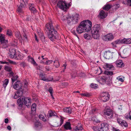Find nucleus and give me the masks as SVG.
<instances>
[{
  "mask_svg": "<svg viewBox=\"0 0 131 131\" xmlns=\"http://www.w3.org/2000/svg\"><path fill=\"white\" fill-rule=\"evenodd\" d=\"M92 23L89 20L82 21L76 28L77 32L79 34L83 32L89 31L91 29Z\"/></svg>",
  "mask_w": 131,
  "mask_h": 131,
  "instance_id": "1",
  "label": "nucleus"
},
{
  "mask_svg": "<svg viewBox=\"0 0 131 131\" xmlns=\"http://www.w3.org/2000/svg\"><path fill=\"white\" fill-rule=\"evenodd\" d=\"M46 29L47 32L48 37L52 41L55 38L54 34H55L57 31L55 30L52 25L49 23L47 24L46 26Z\"/></svg>",
  "mask_w": 131,
  "mask_h": 131,
  "instance_id": "2",
  "label": "nucleus"
},
{
  "mask_svg": "<svg viewBox=\"0 0 131 131\" xmlns=\"http://www.w3.org/2000/svg\"><path fill=\"white\" fill-rule=\"evenodd\" d=\"M31 100L30 98L22 97L17 100V103L18 105L20 107H22L24 103L28 107H29L31 105Z\"/></svg>",
  "mask_w": 131,
  "mask_h": 131,
  "instance_id": "3",
  "label": "nucleus"
},
{
  "mask_svg": "<svg viewBox=\"0 0 131 131\" xmlns=\"http://www.w3.org/2000/svg\"><path fill=\"white\" fill-rule=\"evenodd\" d=\"M100 29V26L97 24L94 25L92 28L91 33L93 37L95 39H97L100 37L99 31Z\"/></svg>",
  "mask_w": 131,
  "mask_h": 131,
  "instance_id": "4",
  "label": "nucleus"
},
{
  "mask_svg": "<svg viewBox=\"0 0 131 131\" xmlns=\"http://www.w3.org/2000/svg\"><path fill=\"white\" fill-rule=\"evenodd\" d=\"M27 83L26 82H24L25 85L24 86H22V84L20 82L17 81L13 85V87L16 90L22 89V90H25L27 88Z\"/></svg>",
  "mask_w": 131,
  "mask_h": 131,
  "instance_id": "5",
  "label": "nucleus"
},
{
  "mask_svg": "<svg viewBox=\"0 0 131 131\" xmlns=\"http://www.w3.org/2000/svg\"><path fill=\"white\" fill-rule=\"evenodd\" d=\"M57 6L58 7L64 11L68 9L70 7L69 4L67 3L65 1H61L58 2Z\"/></svg>",
  "mask_w": 131,
  "mask_h": 131,
  "instance_id": "6",
  "label": "nucleus"
},
{
  "mask_svg": "<svg viewBox=\"0 0 131 131\" xmlns=\"http://www.w3.org/2000/svg\"><path fill=\"white\" fill-rule=\"evenodd\" d=\"M57 6L58 7L64 11L68 9L70 7L69 4L67 3L65 1H61L58 2Z\"/></svg>",
  "mask_w": 131,
  "mask_h": 131,
  "instance_id": "7",
  "label": "nucleus"
},
{
  "mask_svg": "<svg viewBox=\"0 0 131 131\" xmlns=\"http://www.w3.org/2000/svg\"><path fill=\"white\" fill-rule=\"evenodd\" d=\"M79 15L77 13L72 15V17L70 15V16L68 17L69 21V22H68V23L70 24L71 22H72L73 23H75L77 22L79 19Z\"/></svg>",
  "mask_w": 131,
  "mask_h": 131,
  "instance_id": "8",
  "label": "nucleus"
},
{
  "mask_svg": "<svg viewBox=\"0 0 131 131\" xmlns=\"http://www.w3.org/2000/svg\"><path fill=\"white\" fill-rule=\"evenodd\" d=\"M110 96L108 92H103L101 94L100 99L103 101L105 102L109 100Z\"/></svg>",
  "mask_w": 131,
  "mask_h": 131,
  "instance_id": "9",
  "label": "nucleus"
},
{
  "mask_svg": "<svg viewBox=\"0 0 131 131\" xmlns=\"http://www.w3.org/2000/svg\"><path fill=\"white\" fill-rule=\"evenodd\" d=\"M104 113L106 115L108 116L109 118H112L113 116V113L112 109L109 107H106L104 111Z\"/></svg>",
  "mask_w": 131,
  "mask_h": 131,
  "instance_id": "10",
  "label": "nucleus"
},
{
  "mask_svg": "<svg viewBox=\"0 0 131 131\" xmlns=\"http://www.w3.org/2000/svg\"><path fill=\"white\" fill-rule=\"evenodd\" d=\"M114 38L113 34L111 33L105 35L103 37V39L106 41H111Z\"/></svg>",
  "mask_w": 131,
  "mask_h": 131,
  "instance_id": "11",
  "label": "nucleus"
},
{
  "mask_svg": "<svg viewBox=\"0 0 131 131\" xmlns=\"http://www.w3.org/2000/svg\"><path fill=\"white\" fill-rule=\"evenodd\" d=\"M0 41L1 44H3V48H6L7 47L6 43L7 42V41L5 40L4 35H0Z\"/></svg>",
  "mask_w": 131,
  "mask_h": 131,
  "instance_id": "12",
  "label": "nucleus"
},
{
  "mask_svg": "<svg viewBox=\"0 0 131 131\" xmlns=\"http://www.w3.org/2000/svg\"><path fill=\"white\" fill-rule=\"evenodd\" d=\"M108 125L105 123H102L101 124V126L99 129V131H106L108 130Z\"/></svg>",
  "mask_w": 131,
  "mask_h": 131,
  "instance_id": "13",
  "label": "nucleus"
},
{
  "mask_svg": "<svg viewBox=\"0 0 131 131\" xmlns=\"http://www.w3.org/2000/svg\"><path fill=\"white\" fill-rule=\"evenodd\" d=\"M40 78L41 79L45 81L48 82L52 80V78H47L46 77V75L45 74H41L40 75Z\"/></svg>",
  "mask_w": 131,
  "mask_h": 131,
  "instance_id": "14",
  "label": "nucleus"
},
{
  "mask_svg": "<svg viewBox=\"0 0 131 131\" xmlns=\"http://www.w3.org/2000/svg\"><path fill=\"white\" fill-rule=\"evenodd\" d=\"M107 15V13L105 12L103 10H102L100 11L98 17L101 19H103L105 18Z\"/></svg>",
  "mask_w": 131,
  "mask_h": 131,
  "instance_id": "15",
  "label": "nucleus"
},
{
  "mask_svg": "<svg viewBox=\"0 0 131 131\" xmlns=\"http://www.w3.org/2000/svg\"><path fill=\"white\" fill-rule=\"evenodd\" d=\"M24 90H19L17 91L16 92L14 96V98L15 99H17L21 96L23 94V91Z\"/></svg>",
  "mask_w": 131,
  "mask_h": 131,
  "instance_id": "16",
  "label": "nucleus"
},
{
  "mask_svg": "<svg viewBox=\"0 0 131 131\" xmlns=\"http://www.w3.org/2000/svg\"><path fill=\"white\" fill-rule=\"evenodd\" d=\"M112 54L110 51H108L105 53L104 56L107 59H112Z\"/></svg>",
  "mask_w": 131,
  "mask_h": 131,
  "instance_id": "17",
  "label": "nucleus"
},
{
  "mask_svg": "<svg viewBox=\"0 0 131 131\" xmlns=\"http://www.w3.org/2000/svg\"><path fill=\"white\" fill-rule=\"evenodd\" d=\"M59 119L60 120V122L57 123V122L55 123L54 126L57 127L60 126L63 123L64 121L63 118L61 116L60 118H59Z\"/></svg>",
  "mask_w": 131,
  "mask_h": 131,
  "instance_id": "18",
  "label": "nucleus"
},
{
  "mask_svg": "<svg viewBox=\"0 0 131 131\" xmlns=\"http://www.w3.org/2000/svg\"><path fill=\"white\" fill-rule=\"evenodd\" d=\"M117 66L119 67H123L124 64L122 60H117L115 62Z\"/></svg>",
  "mask_w": 131,
  "mask_h": 131,
  "instance_id": "19",
  "label": "nucleus"
},
{
  "mask_svg": "<svg viewBox=\"0 0 131 131\" xmlns=\"http://www.w3.org/2000/svg\"><path fill=\"white\" fill-rule=\"evenodd\" d=\"M28 60L29 62H30L34 66H37V64L34 59L30 56H28Z\"/></svg>",
  "mask_w": 131,
  "mask_h": 131,
  "instance_id": "20",
  "label": "nucleus"
},
{
  "mask_svg": "<svg viewBox=\"0 0 131 131\" xmlns=\"http://www.w3.org/2000/svg\"><path fill=\"white\" fill-rule=\"evenodd\" d=\"M64 127L65 129L67 130H71L72 129V128L71 126V124L69 122H66L64 125Z\"/></svg>",
  "mask_w": 131,
  "mask_h": 131,
  "instance_id": "21",
  "label": "nucleus"
},
{
  "mask_svg": "<svg viewBox=\"0 0 131 131\" xmlns=\"http://www.w3.org/2000/svg\"><path fill=\"white\" fill-rule=\"evenodd\" d=\"M122 43L130 44L131 43V39L130 38L126 39L124 38L121 40Z\"/></svg>",
  "mask_w": 131,
  "mask_h": 131,
  "instance_id": "22",
  "label": "nucleus"
},
{
  "mask_svg": "<svg viewBox=\"0 0 131 131\" xmlns=\"http://www.w3.org/2000/svg\"><path fill=\"white\" fill-rule=\"evenodd\" d=\"M113 67L112 65L108 63H106L104 66L105 69L107 70H110L113 68Z\"/></svg>",
  "mask_w": 131,
  "mask_h": 131,
  "instance_id": "23",
  "label": "nucleus"
},
{
  "mask_svg": "<svg viewBox=\"0 0 131 131\" xmlns=\"http://www.w3.org/2000/svg\"><path fill=\"white\" fill-rule=\"evenodd\" d=\"M49 116L50 117H51L53 116H56L57 117H58L57 114L55 112L51 111H49L48 112Z\"/></svg>",
  "mask_w": 131,
  "mask_h": 131,
  "instance_id": "24",
  "label": "nucleus"
},
{
  "mask_svg": "<svg viewBox=\"0 0 131 131\" xmlns=\"http://www.w3.org/2000/svg\"><path fill=\"white\" fill-rule=\"evenodd\" d=\"M29 9L31 12H34L36 11V9L34 5L33 4H30L29 5Z\"/></svg>",
  "mask_w": 131,
  "mask_h": 131,
  "instance_id": "25",
  "label": "nucleus"
},
{
  "mask_svg": "<svg viewBox=\"0 0 131 131\" xmlns=\"http://www.w3.org/2000/svg\"><path fill=\"white\" fill-rule=\"evenodd\" d=\"M63 111L66 113L71 114L72 112L71 108L70 107H67L63 109Z\"/></svg>",
  "mask_w": 131,
  "mask_h": 131,
  "instance_id": "26",
  "label": "nucleus"
},
{
  "mask_svg": "<svg viewBox=\"0 0 131 131\" xmlns=\"http://www.w3.org/2000/svg\"><path fill=\"white\" fill-rule=\"evenodd\" d=\"M23 56L21 53H18L16 55L15 59L17 60H21L23 59Z\"/></svg>",
  "mask_w": 131,
  "mask_h": 131,
  "instance_id": "27",
  "label": "nucleus"
},
{
  "mask_svg": "<svg viewBox=\"0 0 131 131\" xmlns=\"http://www.w3.org/2000/svg\"><path fill=\"white\" fill-rule=\"evenodd\" d=\"M83 128L81 126H77L74 128L73 131H81Z\"/></svg>",
  "mask_w": 131,
  "mask_h": 131,
  "instance_id": "28",
  "label": "nucleus"
},
{
  "mask_svg": "<svg viewBox=\"0 0 131 131\" xmlns=\"http://www.w3.org/2000/svg\"><path fill=\"white\" fill-rule=\"evenodd\" d=\"M28 0H22L21 2V6L22 7H24L27 4Z\"/></svg>",
  "mask_w": 131,
  "mask_h": 131,
  "instance_id": "29",
  "label": "nucleus"
},
{
  "mask_svg": "<svg viewBox=\"0 0 131 131\" xmlns=\"http://www.w3.org/2000/svg\"><path fill=\"white\" fill-rule=\"evenodd\" d=\"M9 80L7 79H5L4 81H3V85L5 89V88Z\"/></svg>",
  "mask_w": 131,
  "mask_h": 131,
  "instance_id": "30",
  "label": "nucleus"
},
{
  "mask_svg": "<svg viewBox=\"0 0 131 131\" xmlns=\"http://www.w3.org/2000/svg\"><path fill=\"white\" fill-rule=\"evenodd\" d=\"M70 16V15H67L64 16H61V19L63 20H67L68 22H69V20L68 19V17Z\"/></svg>",
  "mask_w": 131,
  "mask_h": 131,
  "instance_id": "31",
  "label": "nucleus"
},
{
  "mask_svg": "<svg viewBox=\"0 0 131 131\" xmlns=\"http://www.w3.org/2000/svg\"><path fill=\"white\" fill-rule=\"evenodd\" d=\"M52 62V60L46 61V62H45L43 60H41L40 61V63L45 64L49 65Z\"/></svg>",
  "mask_w": 131,
  "mask_h": 131,
  "instance_id": "32",
  "label": "nucleus"
},
{
  "mask_svg": "<svg viewBox=\"0 0 131 131\" xmlns=\"http://www.w3.org/2000/svg\"><path fill=\"white\" fill-rule=\"evenodd\" d=\"M112 7V6L109 4H107L105 5L103 7V9L104 10H107L110 9Z\"/></svg>",
  "mask_w": 131,
  "mask_h": 131,
  "instance_id": "33",
  "label": "nucleus"
},
{
  "mask_svg": "<svg viewBox=\"0 0 131 131\" xmlns=\"http://www.w3.org/2000/svg\"><path fill=\"white\" fill-rule=\"evenodd\" d=\"M125 118L127 119H130L131 120V111L128 114H126L125 115Z\"/></svg>",
  "mask_w": 131,
  "mask_h": 131,
  "instance_id": "34",
  "label": "nucleus"
},
{
  "mask_svg": "<svg viewBox=\"0 0 131 131\" xmlns=\"http://www.w3.org/2000/svg\"><path fill=\"white\" fill-rule=\"evenodd\" d=\"M84 38L87 39H90L91 38V36L89 34H85L84 35Z\"/></svg>",
  "mask_w": 131,
  "mask_h": 131,
  "instance_id": "35",
  "label": "nucleus"
},
{
  "mask_svg": "<svg viewBox=\"0 0 131 131\" xmlns=\"http://www.w3.org/2000/svg\"><path fill=\"white\" fill-rule=\"evenodd\" d=\"M36 104L35 103H34L32 104L31 107V110L33 112L36 111Z\"/></svg>",
  "mask_w": 131,
  "mask_h": 131,
  "instance_id": "36",
  "label": "nucleus"
},
{
  "mask_svg": "<svg viewBox=\"0 0 131 131\" xmlns=\"http://www.w3.org/2000/svg\"><path fill=\"white\" fill-rule=\"evenodd\" d=\"M54 65L56 68H58L59 66V63L58 60H56L54 62Z\"/></svg>",
  "mask_w": 131,
  "mask_h": 131,
  "instance_id": "37",
  "label": "nucleus"
},
{
  "mask_svg": "<svg viewBox=\"0 0 131 131\" xmlns=\"http://www.w3.org/2000/svg\"><path fill=\"white\" fill-rule=\"evenodd\" d=\"M35 126L36 128H41V123L38 122H37L35 123Z\"/></svg>",
  "mask_w": 131,
  "mask_h": 131,
  "instance_id": "38",
  "label": "nucleus"
},
{
  "mask_svg": "<svg viewBox=\"0 0 131 131\" xmlns=\"http://www.w3.org/2000/svg\"><path fill=\"white\" fill-rule=\"evenodd\" d=\"M121 77V76H119L117 78V81H120L121 82H124V79L122 78Z\"/></svg>",
  "mask_w": 131,
  "mask_h": 131,
  "instance_id": "39",
  "label": "nucleus"
},
{
  "mask_svg": "<svg viewBox=\"0 0 131 131\" xmlns=\"http://www.w3.org/2000/svg\"><path fill=\"white\" fill-rule=\"evenodd\" d=\"M23 39L24 41H28V39L27 36H26L25 33L24 32V34L23 36Z\"/></svg>",
  "mask_w": 131,
  "mask_h": 131,
  "instance_id": "40",
  "label": "nucleus"
},
{
  "mask_svg": "<svg viewBox=\"0 0 131 131\" xmlns=\"http://www.w3.org/2000/svg\"><path fill=\"white\" fill-rule=\"evenodd\" d=\"M39 117L40 119H41L44 122H45L46 121V119L45 118L44 116L42 115H40L39 116Z\"/></svg>",
  "mask_w": 131,
  "mask_h": 131,
  "instance_id": "41",
  "label": "nucleus"
},
{
  "mask_svg": "<svg viewBox=\"0 0 131 131\" xmlns=\"http://www.w3.org/2000/svg\"><path fill=\"white\" fill-rule=\"evenodd\" d=\"M38 35L39 36V37L40 38L41 40L43 41L44 40L45 38L42 33H41L40 34V35Z\"/></svg>",
  "mask_w": 131,
  "mask_h": 131,
  "instance_id": "42",
  "label": "nucleus"
},
{
  "mask_svg": "<svg viewBox=\"0 0 131 131\" xmlns=\"http://www.w3.org/2000/svg\"><path fill=\"white\" fill-rule=\"evenodd\" d=\"M6 35L9 36H12V33L11 31L10 30L8 29L6 32Z\"/></svg>",
  "mask_w": 131,
  "mask_h": 131,
  "instance_id": "43",
  "label": "nucleus"
},
{
  "mask_svg": "<svg viewBox=\"0 0 131 131\" xmlns=\"http://www.w3.org/2000/svg\"><path fill=\"white\" fill-rule=\"evenodd\" d=\"M92 120L96 123H99L100 122V121L97 119V118L95 117H93L92 118Z\"/></svg>",
  "mask_w": 131,
  "mask_h": 131,
  "instance_id": "44",
  "label": "nucleus"
},
{
  "mask_svg": "<svg viewBox=\"0 0 131 131\" xmlns=\"http://www.w3.org/2000/svg\"><path fill=\"white\" fill-rule=\"evenodd\" d=\"M18 78L17 76L16 75L13 77L12 78V80L13 83Z\"/></svg>",
  "mask_w": 131,
  "mask_h": 131,
  "instance_id": "45",
  "label": "nucleus"
},
{
  "mask_svg": "<svg viewBox=\"0 0 131 131\" xmlns=\"http://www.w3.org/2000/svg\"><path fill=\"white\" fill-rule=\"evenodd\" d=\"M121 125L122 126H123L125 127H127L128 126L126 122L124 121H123Z\"/></svg>",
  "mask_w": 131,
  "mask_h": 131,
  "instance_id": "46",
  "label": "nucleus"
},
{
  "mask_svg": "<svg viewBox=\"0 0 131 131\" xmlns=\"http://www.w3.org/2000/svg\"><path fill=\"white\" fill-rule=\"evenodd\" d=\"M23 7H22L20 6H19L17 9V11L19 13H23L22 8Z\"/></svg>",
  "mask_w": 131,
  "mask_h": 131,
  "instance_id": "47",
  "label": "nucleus"
},
{
  "mask_svg": "<svg viewBox=\"0 0 131 131\" xmlns=\"http://www.w3.org/2000/svg\"><path fill=\"white\" fill-rule=\"evenodd\" d=\"M15 34L16 36L18 39H19L20 38H21V36L19 32H16Z\"/></svg>",
  "mask_w": 131,
  "mask_h": 131,
  "instance_id": "48",
  "label": "nucleus"
},
{
  "mask_svg": "<svg viewBox=\"0 0 131 131\" xmlns=\"http://www.w3.org/2000/svg\"><path fill=\"white\" fill-rule=\"evenodd\" d=\"M5 69L6 71L9 72L11 70V68L8 66H5Z\"/></svg>",
  "mask_w": 131,
  "mask_h": 131,
  "instance_id": "49",
  "label": "nucleus"
},
{
  "mask_svg": "<svg viewBox=\"0 0 131 131\" xmlns=\"http://www.w3.org/2000/svg\"><path fill=\"white\" fill-rule=\"evenodd\" d=\"M81 95L82 96H83L86 97H89L90 96V95L89 93H83L81 94Z\"/></svg>",
  "mask_w": 131,
  "mask_h": 131,
  "instance_id": "50",
  "label": "nucleus"
},
{
  "mask_svg": "<svg viewBox=\"0 0 131 131\" xmlns=\"http://www.w3.org/2000/svg\"><path fill=\"white\" fill-rule=\"evenodd\" d=\"M114 42L117 45L118 44L120 43H122L121 40L117 39L115 40Z\"/></svg>",
  "mask_w": 131,
  "mask_h": 131,
  "instance_id": "51",
  "label": "nucleus"
},
{
  "mask_svg": "<svg viewBox=\"0 0 131 131\" xmlns=\"http://www.w3.org/2000/svg\"><path fill=\"white\" fill-rule=\"evenodd\" d=\"M92 129L94 130L95 131H99V128L98 127L96 126H93L92 127Z\"/></svg>",
  "mask_w": 131,
  "mask_h": 131,
  "instance_id": "52",
  "label": "nucleus"
},
{
  "mask_svg": "<svg viewBox=\"0 0 131 131\" xmlns=\"http://www.w3.org/2000/svg\"><path fill=\"white\" fill-rule=\"evenodd\" d=\"M97 84H91V87L93 88H96L97 87Z\"/></svg>",
  "mask_w": 131,
  "mask_h": 131,
  "instance_id": "53",
  "label": "nucleus"
},
{
  "mask_svg": "<svg viewBox=\"0 0 131 131\" xmlns=\"http://www.w3.org/2000/svg\"><path fill=\"white\" fill-rule=\"evenodd\" d=\"M72 78H74L77 75V73L76 72H72L71 74Z\"/></svg>",
  "mask_w": 131,
  "mask_h": 131,
  "instance_id": "54",
  "label": "nucleus"
},
{
  "mask_svg": "<svg viewBox=\"0 0 131 131\" xmlns=\"http://www.w3.org/2000/svg\"><path fill=\"white\" fill-rule=\"evenodd\" d=\"M16 51L15 49H12L10 50V54H12L14 53V54H16Z\"/></svg>",
  "mask_w": 131,
  "mask_h": 131,
  "instance_id": "55",
  "label": "nucleus"
},
{
  "mask_svg": "<svg viewBox=\"0 0 131 131\" xmlns=\"http://www.w3.org/2000/svg\"><path fill=\"white\" fill-rule=\"evenodd\" d=\"M117 121L118 123L121 125L123 121L122 119L119 118L117 119Z\"/></svg>",
  "mask_w": 131,
  "mask_h": 131,
  "instance_id": "56",
  "label": "nucleus"
},
{
  "mask_svg": "<svg viewBox=\"0 0 131 131\" xmlns=\"http://www.w3.org/2000/svg\"><path fill=\"white\" fill-rule=\"evenodd\" d=\"M127 4L131 6V0H126Z\"/></svg>",
  "mask_w": 131,
  "mask_h": 131,
  "instance_id": "57",
  "label": "nucleus"
},
{
  "mask_svg": "<svg viewBox=\"0 0 131 131\" xmlns=\"http://www.w3.org/2000/svg\"><path fill=\"white\" fill-rule=\"evenodd\" d=\"M14 53H13L12 54H10L9 55L10 57L12 58H14L15 59L16 54H14Z\"/></svg>",
  "mask_w": 131,
  "mask_h": 131,
  "instance_id": "58",
  "label": "nucleus"
},
{
  "mask_svg": "<svg viewBox=\"0 0 131 131\" xmlns=\"http://www.w3.org/2000/svg\"><path fill=\"white\" fill-rule=\"evenodd\" d=\"M48 91H49L51 94H52L53 89L52 88L50 87Z\"/></svg>",
  "mask_w": 131,
  "mask_h": 131,
  "instance_id": "59",
  "label": "nucleus"
},
{
  "mask_svg": "<svg viewBox=\"0 0 131 131\" xmlns=\"http://www.w3.org/2000/svg\"><path fill=\"white\" fill-rule=\"evenodd\" d=\"M111 44L113 48H115L116 47V45L117 44H116L114 41Z\"/></svg>",
  "mask_w": 131,
  "mask_h": 131,
  "instance_id": "60",
  "label": "nucleus"
},
{
  "mask_svg": "<svg viewBox=\"0 0 131 131\" xmlns=\"http://www.w3.org/2000/svg\"><path fill=\"white\" fill-rule=\"evenodd\" d=\"M9 62L10 63H11L12 64H16V63L15 62H14L13 61L9 60Z\"/></svg>",
  "mask_w": 131,
  "mask_h": 131,
  "instance_id": "61",
  "label": "nucleus"
},
{
  "mask_svg": "<svg viewBox=\"0 0 131 131\" xmlns=\"http://www.w3.org/2000/svg\"><path fill=\"white\" fill-rule=\"evenodd\" d=\"M97 110L95 108H93L92 109V113H96L97 112Z\"/></svg>",
  "mask_w": 131,
  "mask_h": 131,
  "instance_id": "62",
  "label": "nucleus"
},
{
  "mask_svg": "<svg viewBox=\"0 0 131 131\" xmlns=\"http://www.w3.org/2000/svg\"><path fill=\"white\" fill-rule=\"evenodd\" d=\"M37 32L38 35H40V34L42 32L39 29H37Z\"/></svg>",
  "mask_w": 131,
  "mask_h": 131,
  "instance_id": "63",
  "label": "nucleus"
},
{
  "mask_svg": "<svg viewBox=\"0 0 131 131\" xmlns=\"http://www.w3.org/2000/svg\"><path fill=\"white\" fill-rule=\"evenodd\" d=\"M112 130L113 131H120L118 129L114 127H113L112 128Z\"/></svg>",
  "mask_w": 131,
  "mask_h": 131,
  "instance_id": "64",
  "label": "nucleus"
}]
</instances>
